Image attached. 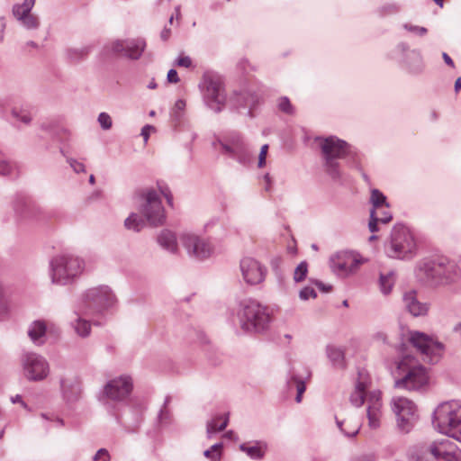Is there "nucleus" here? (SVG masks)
Returning <instances> with one entry per match:
<instances>
[{
	"mask_svg": "<svg viewBox=\"0 0 461 461\" xmlns=\"http://www.w3.org/2000/svg\"><path fill=\"white\" fill-rule=\"evenodd\" d=\"M371 379L367 373L359 372L355 389L350 394V402L359 407L366 404L368 427L375 429L380 427L383 417L382 398L379 390H370Z\"/></svg>",
	"mask_w": 461,
	"mask_h": 461,
	"instance_id": "obj_1",
	"label": "nucleus"
},
{
	"mask_svg": "<svg viewBox=\"0 0 461 461\" xmlns=\"http://www.w3.org/2000/svg\"><path fill=\"white\" fill-rule=\"evenodd\" d=\"M300 296L302 299L307 300L311 297L315 298L316 297V292L312 287H305L303 288L301 293Z\"/></svg>",
	"mask_w": 461,
	"mask_h": 461,
	"instance_id": "obj_53",
	"label": "nucleus"
},
{
	"mask_svg": "<svg viewBox=\"0 0 461 461\" xmlns=\"http://www.w3.org/2000/svg\"><path fill=\"white\" fill-rule=\"evenodd\" d=\"M26 205V199L22 195H18L14 202V210L18 214H22L23 207Z\"/></svg>",
	"mask_w": 461,
	"mask_h": 461,
	"instance_id": "obj_47",
	"label": "nucleus"
},
{
	"mask_svg": "<svg viewBox=\"0 0 461 461\" xmlns=\"http://www.w3.org/2000/svg\"><path fill=\"white\" fill-rule=\"evenodd\" d=\"M157 242L170 254H176L178 252L177 236L171 230H162L157 236Z\"/></svg>",
	"mask_w": 461,
	"mask_h": 461,
	"instance_id": "obj_25",
	"label": "nucleus"
},
{
	"mask_svg": "<svg viewBox=\"0 0 461 461\" xmlns=\"http://www.w3.org/2000/svg\"><path fill=\"white\" fill-rule=\"evenodd\" d=\"M41 417L44 420H50L56 423L57 426L62 427L64 425L63 420L58 417H50L45 413H41Z\"/></svg>",
	"mask_w": 461,
	"mask_h": 461,
	"instance_id": "obj_56",
	"label": "nucleus"
},
{
	"mask_svg": "<svg viewBox=\"0 0 461 461\" xmlns=\"http://www.w3.org/2000/svg\"><path fill=\"white\" fill-rule=\"evenodd\" d=\"M23 376L30 382L45 380L50 374V365L47 359L32 351H25L20 357Z\"/></svg>",
	"mask_w": 461,
	"mask_h": 461,
	"instance_id": "obj_9",
	"label": "nucleus"
},
{
	"mask_svg": "<svg viewBox=\"0 0 461 461\" xmlns=\"http://www.w3.org/2000/svg\"><path fill=\"white\" fill-rule=\"evenodd\" d=\"M307 264L305 262H302L294 270V278L296 282L303 281L307 274Z\"/></svg>",
	"mask_w": 461,
	"mask_h": 461,
	"instance_id": "obj_43",
	"label": "nucleus"
},
{
	"mask_svg": "<svg viewBox=\"0 0 461 461\" xmlns=\"http://www.w3.org/2000/svg\"><path fill=\"white\" fill-rule=\"evenodd\" d=\"M305 391V384L303 382L297 383V396H296V402H300L302 401L303 394Z\"/></svg>",
	"mask_w": 461,
	"mask_h": 461,
	"instance_id": "obj_58",
	"label": "nucleus"
},
{
	"mask_svg": "<svg viewBox=\"0 0 461 461\" xmlns=\"http://www.w3.org/2000/svg\"><path fill=\"white\" fill-rule=\"evenodd\" d=\"M461 90V77H458L455 82V92L458 93Z\"/></svg>",
	"mask_w": 461,
	"mask_h": 461,
	"instance_id": "obj_64",
	"label": "nucleus"
},
{
	"mask_svg": "<svg viewBox=\"0 0 461 461\" xmlns=\"http://www.w3.org/2000/svg\"><path fill=\"white\" fill-rule=\"evenodd\" d=\"M35 0H23L22 4H16L13 6V14L15 19L20 22L24 17L32 14V9L33 8Z\"/></svg>",
	"mask_w": 461,
	"mask_h": 461,
	"instance_id": "obj_31",
	"label": "nucleus"
},
{
	"mask_svg": "<svg viewBox=\"0 0 461 461\" xmlns=\"http://www.w3.org/2000/svg\"><path fill=\"white\" fill-rule=\"evenodd\" d=\"M167 81L170 84H177L180 81L177 71L174 68L168 70L167 75Z\"/></svg>",
	"mask_w": 461,
	"mask_h": 461,
	"instance_id": "obj_51",
	"label": "nucleus"
},
{
	"mask_svg": "<svg viewBox=\"0 0 461 461\" xmlns=\"http://www.w3.org/2000/svg\"><path fill=\"white\" fill-rule=\"evenodd\" d=\"M240 269L244 280L250 285L261 283L266 276V268L255 258L246 257L240 261Z\"/></svg>",
	"mask_w": 461,
	"mask_h": 461,
	"instance_id": "obj_18",
	"label": "nucleus"
},
{
	"mask_svg": "<svg viewBox=\"0 0 461 461\" xmlns=\"http://www.w3.org/2000/svg\"><path fill=\"white\" fill-rule=\"evenodd\" d=\"M371 203L373 204L372 210L380 209L383 206L389 205L386 203V197L377 189L371 192Z\"/></svg>",
	"mask_w": 461,
	"mask_h": 461,
	"instance_id": "obj_35",
	"label": "nucleus"
},
{
	"mask_svg": "<svg viewBox=\"0 0 461 461\" xmlns=\"http://www.w3.org/2000/svg\"><path fill=\"white\" fill-rule=\"evenodd\" d=\"M142 422V414L140 412H138L134 418V421L131 425L126 428L128 431L133 432L135 431Z\"/></svg>",
	"mask_w": 461,
	"mask_h": 461,
	"instance_id": "obj_52",
	"label": "nucleus"
},
{
	"mask_svg": "<svg viewBox=\"0 0 461 461\" xmlns=\"http://www.w3.org/2000/svg\"><path fill=\"white\" fill-rule=\"evenodd\" d=\"M268 151V145L265 144L260 149L259 158H258V167H263L266 165V158Z\"/></svg>",
	"mask_w": 461,
	"mask_h": 461,
	"instance_id": "obj_50",
	"label": "nucleus"
},
{
	"mask_svg": "<svg viewBox=\"0 0 461 461\" xmlns=\"http://www.w3.org/2000/svg\"><path fill=\"white\" fill-rule=\"evenodd\" d=\"M442 58H443L444 61L446 62V64H447L451 68H455V63H454L453 59L447 53L444 52L442 54Z\"/></svg>",
	"mask_w": 461,
	"mask_h": 461,
	"instance_id": "obj_59",
	"label": "nucleus"
},
{
	"mask_svg": "<svg viewBox=\"0 0 461 461\" xmlns=\"http://www.w3.org/2000/svg\"><path fill=\"white\" fill-rule=\"evenodd\" d=\"M279 108L285 113H292V104L288 98L285 97L280 100Z\"/></svg>",
	"mask_w": 461,
	"mask_h": 461,
	"instance_id": "obj_54",
	"label": "nucleus"
},
{
	"mask_svg": "<svg viewBox=\"0 0 461 461\" xmlns=\"http://www.w3.org/2000/svg\"><path fill=\"white\" fill-rule=\"evenodd\" d=\"M424 272L428 278L439 282L445 276V266L441 262L425 264Z\"/></svg>",
	"mask_w": 461,
	"mask_h": 461,
	"instance_id": "obj_29",
	"label": "nucleus"
},
{
	"mask_svg": "<svg viewBox=\"0 0 461 461\" xmlns=\"http://www.w3.org/2000/svg\"><path fill=\"white\" fill-rule=\"evenodd\" d=\"M320 146L325 159L327 172L332 177L339 176V163L337 162V159L342 158L346 156L348 152V144L337 137L330 136L326 139H321Z\"/></svg>",
	"mask_w": 461,
	"mask_h": 461,
	"instance_id": "obj_10",
	"label": "nucleus"
},
{
	"mask_svg": "<svg viewBox=\"0 0 461 461\" xmlns=\"http://www.w3.org/2000/svg\"><path fill=\"white\" fill-rule=\"evenodd\" d=\"M82 315L86 314L80 312L77 308V304H75V310L73 312L72 317L70 318L69 325L78 337L85 339L90 335L92 326L91 322L85 319Z\"/></svg>",
	"mask_w": 461,
	"mask_h": 461,
	"instance_id": "obj_24",
	"label": "nucleus"
},
{
	"mask_svg": "<svg viewBox=\"0 0 461 461\" xmlns=\"http://www.w3.org/2000/svg\"><path fill=\"white\" fill-rule=\"evenodd\" d=\"M364 262L365 259L357 253L342 252L338 256L335 265L343 274H349L355 272Z\"/></svg>",
	"mask_w": 461,
	"mask_h": 461,
	"instance_id": "obj_22",
	"label": "nucleus"
},
{
	"mask_svg": "<svg viewBox=\"0 0 461 461\" xmlns=\"http://www.w3.org/2000/svg\"><path fill=\"white\" fill-rule=\"evenodd\" d=\"M241 450L252 458H262L266 452V446L263 444L257 443L253 446L242 445Z\"/></svg>",
	"mask_w": 461,
	"mask_h": 461,
	"instance_id": "obj_32",
	"label": "nucleus"
},
{
	"mask_svg": "<svg viewBox=\"0 0 461 461\" xmlns=\"http://www.w3.org/2000/svg\"><path fill=\"white\" fill-rule=\"evenodd\" d=\"M158 186L159 189L160 194L166 198L167 203L169 206H173V195L169 189V187L165 185L158 182Z\"/></svg>",
	"mask_w": 461,
	"mask_h": 461,
	"instance_id": "obj_44",
	"label": "nucleus"
},
{
	"mask_svg": "<svg viewBox=\"0 0 461 461\" xmlns=\"http://www.w3.org/2000/svg\"><path fill=\"white\" fill-rule=\"evenodd\" d=\"M179 240L188 257L199 260L202 252V240L199 233L193 230H184L180 233Z\"/></svg>",
	"mask_w": 461,
	"mask_h": 461,
	"instance_id": "obj_20",
	"label": "nucleus"
},
{
	"mask_svg": "<svg viewBox=\"0 0 461 461\" xmlns=\"http://www.w3.org/2000/svg\"><path fill=\"white\" fill-rule=\"evenodd\" d=\"M403 302L407 310L413 316H420L425 314L428 311L426 304H422L416 299V294L414 291H409L403 295Z\"/></svg>",
	"mask_w": 461,
	"mask_h": 461,
	"instance_id": "obj_27",
	"label": "nucleus"
},
{
	"mask_svg": "<svg viewBox=\"0 0 461 461\" xmlns=\"http://www.w3.org/2000/svg\"><path fill=\"white\" fill-rule=\"evenodd\" d=\"M271 317L268 310L256 302L244 305L241 315V326L247 331L262 332L268 329Z\"/></svg>",
	"mask_w": 461,
	"mask_h": 461,
	"instance_id": "obj_8",
	"label": "nucleus"
},
{
	"mask_svg": "<svg viewBox=\"0 0 461 461\" xmlns=\"http://www.w3.org/2000/svg\"><path fill=\"white\" fill-rule=\"evenodd\" d=\"M13 124L18 128L28 126L33 119L32 106L29 104H21L11 107Z\"/></svg>",
	"mask_w": 461,
	"mask_h": 461,
	"instance_id": "obj_23",
	"label": "nucleus"
},
{
	"mask_svg": "<svg viewBox=\"0 0 461 461\" xmlns=\"http://www.w3.org/2000/svg\"><path fill=\"white\" fill-rule=\"evenodd\" d=\"M61 152H62L63 156L66 158V162L69 165L71 169L76 174L86 173V166H85V164L82 161L77 160V158H75L73 157L68 156L63 151H61Z\"/></svg>",
	"mask_w": 461,
	"mask_h": 461,
	"instance_id": "obj_36",
	"label": "nucleus"
},
{
	"mask_svg": "<svg viewBox=\"0 0 461 461\" xmlns=\"http://www.w3.org/2000/svg\"><path fill=\"white\" fill-rule=\"evenodd\" d=\"M138 210L151 227L162 226L167 220L165 208L158 193L153 188H145L140 193Z\"/></svg>",
	"mask_w": 461,
	"mask_h": 461,
	"instance_id": "obj_6",
	"label": "nucleus"
},
{
	"mask_svg": "<svg viewBox=\"0 0 461 461\" xmlns=\"http://www.w3.org/2000/svg\"><path fill=\"white\" fill-rule=\"evenodd\" d=\"M158 186L159 189L160 194L166 198L167 203L169 206H173V195L169 189V187L165 185L158 182Z\"/></svg>",
	"mask_w": 461,
	"mask_h": 461,
	"instance_id": "obj_45",
	"label": "nucleus"
},
{
	"mask_svg": "<svg viewBox=\"0 0 461 461\" xmlns=\"http://www.w3.org/2000/svg\"><path fill=\"white\" fill-rule=\"evenodd\" d=\"M228 424V417L226 415L219 416L212 420L207 425V433H214L221 431Z\"/></svg>",
	"mask_w": 461,
	"mask_h": 461,
	"instance_id": "obj_33",
	"label": "nucleus"
},
{
	"mask_svg": "<svg viewBox=\"0 0 461 461\" xmlns=\"http://www.w3.org/2000/svg\"><path fill=\"white\" fill-rule=\"evenodd\" d=\"M147 224L140 212H131L124 221V227L135 232H140Z\"/></svg>",
	"mask_w": 461,
	"mask_h": 461,
	"instance_id": "obj_30",
	"label": "nucleus"
},
{
	"mask_svg": "<svg viewBox=\"0 0 461 461\" xmlns=\"http://www.w3.org/2000/svg\"><path fill=\"white\" fill-rule=\"evenodd\" d=\"M14 170V165L10 160L0 158V176H11Z\"/></svg>",
	"mask_w": 461,
	"mask_h": 461,
	"instance_id": "obj_42",
	"label": "nucleus"
},
{
	"mask_svg": "<svg viewBox=\"0 0 461 461\" xmlns=\"http://www.w3.org/2000/svg\"><path fill=\"white\" fill-rule=\"evenodd\" d=\"M11 402L13 403H20L23 408H24L25 410L30 411V408L28 407L27 403L25 402H23V398H22V396L20 394H16L14 396H12L11 397Z\"/></svg>",
	"mask_w": 461,
	"mask_h": 461,
	"instance_id": "obj_57",
	"label": "nucleus"
},
{
	"mask_svg": "<svg viewBox=\"0 0 461 461\" xmlns=\"http://www.w3.org/2000/svg\"><path fill=\"white\" fill-rule=\"evenodd\" d=\"M203 86L207 104L215 111H221L226 102V95L221 78L219 76L205 74L203 76Z\"/></svg>",
	"mask_w": 461,
	"mask_h": 461,
	"instance_id": "obj_14",
	"label": "nucleus"
},
{
	"mask_svg": "<svg viewBox=\"0 0 461 461\" xmlns=\"http://www.w3.org/2000/svg\"><path fill=\"white\" fill-rule=\"evenodd\" d=\"M220 145L225 153H232L233 152V149L231 147H230L229 145L223 144V143H220Z\"/></svg>",
	"mask_w": 461,
	"mask_h": 461,
	"instance_id": "obj_63",
	"label": "nucleus"
},
{
	"mask_svg": "<svg viewBox=\"0 0 461 461\" xmlns=\"http://www.w3.org/2000/svg\"><path fill=\"white\" fill-rule=\"evenodd\" d=\"M185 108V102L183 99L176 100L170 113V116L175 122H180Z\"/></svg>",
	"mask_w": 461,
	"mask_h": 461,
	"instance_id": "obj_37",
	"label": "nucleus"
},
{
	"mask_svg": "<svg viewBox=\"0 0 461 461\" xmlns=\"http://www.w3.org/2000/svg\"><path fill=\"white\" fill-rule=\"evenodd\" d=\"M433 426L438 432L461 442V403L447 402L439 404L433 416Z\"/></svg>",
	"mask_w": 461,
	"mask_h": 461,
	"instance_id": "obj_5",
	"label": "nucleus"
},
{
	"mask_svg": "<svg viewBox=\"0 0 461 461\" xmlns=\"http://www.w3.org/2000/svg\"><path fill=\"white\" fill-rule=\"evenodd\" d=\"M146 48V41L142 38L116 40L111 44V50L116 54H123L126 58L137 60Z\"/></svg>",
	"mask_w": 461,
	"mask_h": 461,
	"instance_id": "obj_16",
	"label": "nucleus"
},
{
	"mask_svg": "<svg viewBox=\"0 0 461 461\" xmlns=\"http://www.w3.org/2000/svg\"><path fill=\"white\" fill-rule=\"evenodd\" d=\"M395 281V276L393 272L387 274H381L380 276V286L384 294L390 293Z\"/></svg>",
	"mask_w": 461,
	"mask_h": 461,
	"instance_id": "obj_34",
	"label": "nucleus"
},
{
	"mask_svg": "<svg viewBox=\"0 0 461 461\" xmlns=\"http://www.w3.org/2000/svg\"><path fill=\"white\" fill-rule=\"evenodd\" d=\"M29 48L37 50V49H39V45H38V43H36L33 41H29L24 45V50H28Z\"/></svg>",
	"mask_w": 461,
	"mask_h": 461,
	"instance_id": "obj_60",
	"label": "nucleus"
},
{
	"mask_svg": "<svg viewBox=\"0 0 461 461\" xmlns=\"http://www.w3.org/2000/svg\"><path fill=\"white\" fill-rule=\"evenodd\" d=\"M171 402L172 397L167 395L157 415L156 429L160 434L173 435L178 431V425L170 406Z\"/></svg>",
	"mask_w": 461,
	"mask_h": 461,
	"instance_id": "obj_15",
	"label": "nucleus"
},
{
	"mask_svg": "<svg viewBox=\"0 0 461 461\" xmlns=\"http://www.w3.org/2000/svg\"><path fill=\"white\" fill-rule=\"evenodd\" d=\"M56 329L52 321L46 320H35L32 321L27 329V334L35 346H42L47 340V334Z\"/></svg>",
	"mask_w": 461,
	"mask_h": 461,
	"instance_id": "obj_19",
	"label": "nucleus"
},
{
	"mask_svg": "<svg viewBox=\"0 0 461 461\" xmlns=\"http://www.w3.org/2000/svg\"><path fill=\"white\" fill-rule=\"evenodd\" d=\"M174 66L190 68L193 66V61L189 56H179L173 63Z\"/></svg>",
	"mask_w": 461,
	"mask_h": 461,
	"instance_id": "obj_46",
	"label": "nucleus"
},
{
	"mask_svg": "<svg viewBox=\"0 0 461 461\" xmlns=\"http://www.w3.org/2000/svg\"><path fill=\"white\" fill-rule=\"evenodd\" d=\"M222 445L221 443L213 445L211 449L203 452V456L209 458L211 461H220L221 457Z\"/></svg>",
	"mask_w": 461,
	"mask_h": 461,
	"instance_id": "obj_39",
	"label": "nucleus"
},
{
	"mask_svg": "<svg viewBox=\"0 0 461 461\" xmlns=\"http://www.w3.org/2000/svg\"><path fill=\"white\" fill-rule=\"evenodd\" d=\"M97 122H98L100 127L104 131L110 130L113 126L112 118L105 112H102L99 113V115L97 117Z\"/></svg>",
	"mask_w": 461,
	"mask_h": 461,
	"instance_id": "obj_41",
	"label": "nucleus"
},
{
	"mask_svg": "<svg viewBox=\"0 0 461 461\" xmlns=\"http://www.w3.org/2000/svg\"><path fill=\"white\" fill-rule=\"evenodd\" d=\"M395 386L407 390H419L429 383L426 368L413 357L405 355L395 362L393 372Z\"/></svg>",
	"mask_w": 461,
	"mask_h": 461,
	"instance_id": "obj_2",
	"label": "nucleus"
},
{
	"mask_svg": "<svg viewBox=\"0 0 461 461\" xmlns=\"http://www.w3.org/2000/svg\"><path fill=\"white\" fill-rule=\"evenodd\" d=\"M5 24L4 23L3 19H0V42L4 41V31H5Z\"/></svg>",
	"mask_w": 461,
	"mask_h": 461,
	"instance_id": "obj_62",
	"label": "nucleus"
},
{
	"mask_svg": "<svg viewBox=\"0 0 461 461\" xmlns=\"http://www.w3.org/2000/svg\"><path fill=\"white\" fill-rule=\"evenodd\" d=\"M133 389V381L131 375H122L108 381L99 396L104 404L108 401L122 402L131 395Z\"/></svg>",
	"mask_w": 461,
	"mask_h": 461,
	"instance_id": "obj_11",
	"label": "nucleus"
},
{
	"mask_svg": "<svg viewBox=\"0 0 461 461\" xmlns=\"http://www.w3.org/2000/svg\"><path fill=\"white\" fill-rule=\"evenodd\" d=\"M408 340L430 362H437L443 352V345L425 333L410 331Z\"/></svg>",
	"mask_w": 461,
	"mask_h": 461,
	"instance_id": "obj_13",
	"label": "nucleus"
},
{
	"mask_svg": "<svg viewBox=\"0 0 461 461\" xmlns=\"http://www.w3.org/2000/svg\"><path fill=\"white\" fill-rule=\"evenodd\" d=\"M392 403L393 411L398 417L399 426L403 430H408L415 416L414 403L408 398L401 396L393 397Z\"/></svg>",
	"mask_w": 461,
	"mask_h": 461,
	"instance_id": "obj_17",
	"label": "nucleus"
},
{
	"mask_svg": "<svg viewBox=\"0 0 461 461\" xmlns=\"http://www.w3.org/2000/svg\"><path fill=\"white\" fill-rule=\"evenodd\" d=\"M416 461H461V451L449 440L433 443Z\"/></svg>",
	"mask_w": 461,
	"mask_h": 461,
	"instance_id": "obj_12",
	"label": "nucleus"
},
{
	"mask_svg": "<svg viewBox=\"0 0 461 461\" xmlns=\"http://www.w3.org/2000/svg\"><path fill=\"white\" fill-rule=\"evenodd\" d=\"M417 251V242L411 230L402 224L393 226L391 233L388 255L394 258H408Z\"/></svg>",
	"mask_w": 461,
	"mask_h": 461,
	"instance_id": "obj_7",
	"label": "nucleus"
},
{
	"mask_svg": "<svg viewBox=\"0 0 461 461\" xmlns=\"http://www.w3.org/2000/svg\"><path fill=\"white\" fill-rule=\"evenodd\" d=\"M85 261L72 254L57 255L49 265V275L51 283L57 285H67L73 283L84 271Z\"/></svg>",
	"mask_w": 461,
	"mask_h": 461,
	"instance_id": "obj_3",
	"label": "nucleus"
},
{
	"mask_svg": "<svg viewBox=\"0 0 461 461\" xmlns=\"http://www.w3.org/2000/svg\"><path fill=\"white\" fill-rule=\"evenodd\" d=\"M116 296L108 285H97L85 290L77 298V308L86 314H100L113 307Z\"/></svg>",
	"mask_w": 461,
	"mask_h": 461,
	"instance_id": "obj_4",
	"label": "nucleus"
},
{
	"mask_svg": "<svg viewBox=\"0 0 461 461\" xmlns=\"http://www.w3.org/2000/svg\"><path fill=\"white\" fill-rule=\"evenodd\" d=\"M60 387L63 398L67 402L74 403L81 398L82 384L77 377L62 378Z\"/></svg>",
	"mask_w": 461,
	"mask_h": 461,
	"instance_id": "obj_21",
	"label": "nucleus"
},
{
	"mask_svg": "<svg viewBox=\"0 0 461 461\" xmlns=\"http://www.w3.org/2000/svg\"><path fill=\"white\" fill-rule=\"evenodd\" d=\"M392 220V214L389 210V205L381 207L380 209L372 210L370 212V221L368 224L371 232L378 230L377 223H388Z\"/></svg>",
	"mask_w": 461,
	"mask_h": 461,
	"instance_id": "obj_26",
	"label": "nucleus"
},
{
	"mask_svg": "<svg viewBox=\"0 0 461 461\" xmlns=\"http://www.w3.org/2000/svg\"><path fill=\"white\" fill-rule=\"evenodd\" d=\"M170 29L165 28L160 33V38L163 41H167L170 36Z\"/></svg>",
	"mask_w": 461,
	"mask_h": 461,
	"instance_id": "obj_61",
	"label": "nucleus"
},
{
	"mask_svg": "<svg viewBox=\"0 0 461 461\" xmlns=\"http://www.w3.org/2000/svg\"><path fill=\"white\" fill-rule=\"evenodd\" d=\"M337 424L341 431L348 437L357 435L360 429V422L354 416H348L342 420H337Z\"/></svg>",
	"mask_w": 461,
	"mask_h": 461,
	"instance_id": "obj_28",
	"label": "nucleus"
},
{
	"mask_svg": "<svg viewBox=\"0 0 461 461\" xmlns=\"http://www.w3.org/2000/svg\"><path fill=\"white\" fill-rule=\"evenodd\" d=\"M153 131H155V127L152 126V125H149V124L145 125L141 129L140 135L142 136L143 140H144L145 143L148 142L149 135H150V132Z\"/></svg>",
	"mask_w": 461,
	"mask_h": 461,
	"instance_id": "obj_55",
	"label": "nucleus"
},
{
	"mask_svg": "<svg viewBox=\"0 0 461 461\" xmlns=\"http://www.w3.org/2000/svg\"><path fill=\"white\" fill-rule=\"evenodd\" d=\"M19 23L26 30H36L40 26L39 18L33 14L24 17Z\"/></svg>",
	"mask_w": 461,
	"mask_h": 461,
	"instance_id": "obj_38",
	"label": "nucleus"
},
{
	"mask_svg": "<svg viewBox=\"0 0 461 461\" xmlns=\"http://www.w3.org/2000/svg\"><path fill=\"white\" fill-rule=\"evenodd\" d=\"M328 355L330 360L336 365H340L344 358L343 352L339 348L333 347L328 348Z\"/></svg>",
	"mask_w": 461,
	"mask_h": 461,
	"instance_id": "obj_40",
	"label": "nucleus"
},
{
	"mask_svg": "<svg viewBox=\"0 0 461 461\" xmlns=\"http://www.w3.org/2000/svg\"><path fill=\"white\" fill-rule=\"evenodd\" d=\"M11 106V101L9 98H0V115L5 117L7 115L8 109Z\"/></svg>",
	"mask_w": 461,
	"mask_h": 461,
	"instance_id": "obj_49",
	"label": "nucleus"
},
{
	"mask_svg": "<svg viewBox=\"0 0 461 461\" xmlns=\"http://www.w3.org/2000/svg\"><path fill=\"white\" fill-rule=\"evenodd\" d=\"M110 458V454L105 448H100L93 456L94 461H109Z\"/></svg>",
	"mask_w": 461,
	"mask_h": 461,
	"instance_id": "obj_48",
	"label": "nucleus"
}]
</instances>
